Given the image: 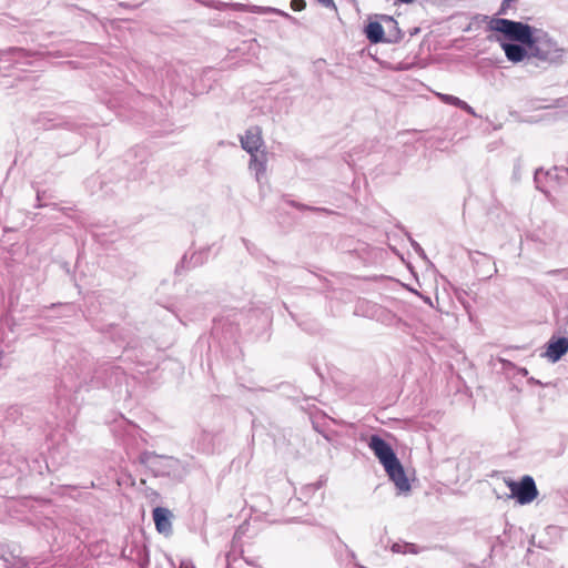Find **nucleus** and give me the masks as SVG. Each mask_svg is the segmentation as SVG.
Returning a JSON list of instances; mask_svg holds the SVG:
<instances>
[{
	"label": "nucleus",
	"instance_id": "f257e3e1",
	"mask_svg": "<svg viewBox=\"0 0 568 568\" xmlns=\"http://www.w3.org/2000/svg\"><path fill=\"white\" fill-rule=\"evenodd\" d=\"M527 47L529 58H535L547 65H558L564 62L566 49L542 30H535Z\"/></svg>",
	"mask_w": 568,
	"mask_h": 568
},
{
	"label": "nucleus",
	"instance_id": "f03ea898",
	"mask_svg": "<svg viewBox=\"0 0 568 568\" xmlns=\"http://www.w3.org/2000/svg\"><path fill=\"white\" fill-rule=\"evenodd\" d=\"M139 462L155 477L181 479L185 475V467L182 462L172 456L158 455L145 450L140 454Z\"/></svg>",
	"mask_w": 568,
	"mask_h": 568
},
{
	"label": "nucleus",
	"instance_id": "7ed1b4c3",
	"mask_svg": "<svg viewBox=\"0 0 568 568\" xmlns=\"http://www.w3.org/2000/svg\"><path fill=\"white\" fill-rule=\"evenodd\" d=\"M489 29L503 33L507 39L528 45L535 33L530 26L504 18H495L489 22Z\"/></svg>",
	"mask_w": 568,
	"mask_h": 568
},
{
	"label": "nucleus",
	"instance_id": "20e7f679",
	"mask_svg": "<svg viewBox=\"0 0 568 568\" xmlns=\"http://www.w3.org/2000/svg\"><path fill=\"white\" fill-rule=\"evenodd\" d=\"M507 486L510 489V497L515 498L520 505L531 503L538 495L535 480L526 475L519 481L509 480Z\"/></svg>",
	"mask_w": 568,
	"mask_h": 568
},
{
	"label": "nucleus",
	"instance_id": "39448f33",
	"mask_svg": "<svg viewBox=\"0 0 568 568\" xmlns=\"http://www.w3.org/2000/svg\"><path fill=\"white\" fill-rule=\"evenodd\" d=\"M367 445L383 466L397 458L392 446L378 435H372Z\"/></svg>",
	"mask_w": 568,
	"mask_h": 568
},
{
	"label": "nucleus",
	"instance_id": "423d86ee",
	"mask_svg": "<svg viewBox=\"0 0 568 568\" xmlns=\"http://www.w3.org/2000/svg\"><path fill=\"white\" fill-rule=\"evenodd\" d=\"M384 468L389 479L394 483L400 493L410 490L409 480L398 458L394 459L392 463L386 464Z\"/></svg>",
	"mask_w": 568,
	"mask_h": 568
},
{
	"label": "nucleus",
	"instance_id": "0eeeda50",
	"mask_svg": "<svg viewBox=\"0 0 568 568\" xmlns=\"http://www.w3.org/2000/svg\"><path fill=\"white\" fill-rule=\"evenodd\" d=\"M241 146L248 154L260 153L264 146L262 130L260 126L248 128L243 135L240 136Z\"/></svg>",
	"mask_w": 568,
	"mask_h": 568
},
{
	"label": "nucleus",
	"instance_id": "6e6552de",
	"mask_svg": "<svg viewBox=\"0 0 568 568\" xmlns=\"http://www.w3.org/2000/svg\"><path fill=\"white\" fill-rule=\"evenodd\" d=\"M568 352V337H551L544 354L551 363L558 362Z\"/></svg>",
	"mask_w": 568,
	"mask_h": 568
},
{
	"label": "nucleus",
	"instance_id": "1a4fd4ad",
	"mask_svg": "<svg viewBox=\"0 0 568 568\" xmlns=\"http://www.w3.org/2000/svg\"><path fill=\"white\" fill-rule=\"evenodd\" d=\"M234 10L236 11H248L253 13L258 14H267V13H275L278 16H282L283 18L287 19L292 23L296 24L297 19L291 16L290 13L282 11L280 9L273 8V7H262V6H254V4H244V3H234L232 4Z\"/></svg>",
	"mask_w": 568,
	"mask_h": 568
},
{
	"label": "nucleus",
	"instance_id": "9d476101",
	"mask_svg": "<svg viewBox=\"0 0 568 568\" xmlns=\"http://www.w3.org/2000/svg\"><path fill=\"white\" fill-rule=\"evenodd\" d=\"M501 48L507 57V59L511 62H520L526 58H529V49L528 47H524L521 43H501Z\"/></svg>",
	"mask_w": 568,
	"mask_h": 568
},
{
	"label": "nucleus",
	"instance_id": "9b49d317",
	"mask_svg": "<svg viewBox=\"0 0 568 568\" xmlns=\"http://www.w3.org/2000/svg\"><path fill=\"white\" fill-rule=\"evenodd\" d=\"M250 155H251V159H250V163H248V169L251 172H253L255 174L257 182H260L266 172V163H267L266 152H265V150H263L260 153H252Z\"/></svg>",
	"mask_w": 568,
	"mask_h": 568
},
{
	"label": "nucleus",
	"instance_id": "f8f14e48",
	"mask_svg": "<svg viewBox=\"0 0 568 568\" xmlns=\"http://www.w3.org/2000/svg\"><path fill=\"white\" fill-rule=\"evenodd\" d=\"M171 511L163 507H156L153 509V520L159 532H169L171 526Z\"/></svg>",
	"mask_w": 568,
	"mask_h": 568
},
{
	"label": "nucleus",
	"instance_id": "ddd939ff",
	"mask_svg": "<svg viewBox=\"0 0 568 568\" xmlns=\"http://www.w3.org/2000/svg\"><path fill=\"white\" fill-rule=\"evenodd\" d=\"M365 34L371 43L388 42L383 26L377 21L369 22L365 27Z\"/></svg>",
	"mask_w": 568,
	"mask_h": 568
},
{
	"label": "nucleus",
	"instance_id": "4468645a",
	"mask_svg": "<svg viewBox=\"0 0 568 568\" xmlns=\"http://www.w3.org/2000/svg\"><path fill=\"white\" fill-rule=\"evenodd\" d=\"M557 178L554 171L544 169H537L534 175V182L536 184V189L540 192L548 194L547 184L554 181Z\"/></svg>",
	"mask_w": 568,
	"mask_h": 568
},
{
	"label": "nucleus",
	"instance_id": "2eb2a0df",
	"mask_svg": "<svg viewBox=\"0 0 568 568\" xmlns=\"http://www.w3.org/2000/svg\"><path fill=\"white\" fill-rule=\"evenodd\" d=\"M381 19L396 29V34L392 36V38H388V43H396L402 40L403 33L398 27L397 21L393 17L386 14L381 16Z\"/></svg>",
	"mask_w": 568,
	"mask_h": 568
},
{
	"label": "nucleus",
	"instance_id": "dca6fc26",
	"mask_svg": "<svg viewBox=\"0 0 568 568\" xmlns=\"http://www.w3.org/2000/svg\"><path fill=\"white\" fill-rule=\"evenodd\" d=\"M438 97L440 98V100L444 103L450 104V105H454V106H457V108H459V105H460V103L463 101L459 98H457L455 95H450V94H438Z\"/></svg>",
	"mask_w": 568,
	"mask_h": 568
},
{
	"label": "nucleus",
	"instance_id": "f3484780",
	"mask_svg": "<svg viewBox=\"0 0 568 568\" xmlns=\"http://www.w3.org/2000/svg\"><path fill=\"white\" fill-rule=\"evenodd\" d=\"M354 559H355L354 552L351 549H348L347 546L343 545L341 554H339V560H344L347 564H351V562H353Z\"/></svg>",
	"mask_w": 568,
	"mask_h": 568
},
{
	"label": "nucleus",
	"instance_id": "a211bd4d",
	"mask_svg": "<svg viewBox=\"0 0 568 568\" xmlns=\"http://www.w3.org/2000/svg\"><path fill=\"white\" fill-rule=\"evenodd\" d=\"M379 312L381 316L378 317L382 321L390 322L394 318V315L387 312L386 310L382 307H377L376 313Z\"/></svg>",
	"mask_w": 568,
	"mask_h": 568
},
{
	"label": "nucleus",
	"instance_id": "6ab92c4d",
	"mask_svg": "<svg viewBox=\"0 0 568 568\" xmlns=\"http://www.w3.org/2000/svg\"><path fill=\"white\" fill-rule=\"evenodd\" d=\"M305 7L306 2L304 0H291V8L294 11H302Z\"/></svg>",
	"mask_w": 568,
	"mask_h": 568
},
{
	"label": "nucleus",
	"instance_id": "aec40b11",
	"mask_svg": "<svg viewBox=\"0 0 568 568\" xmlns=\"http://www.w3.org/2000/svg\"><path fill=\"white\" fill-rule=\"evenodd\" d=\"M322 487V483L310 484L303 488V494L314 493Z\"/></svg>",
	"mask_w": 568,
	"mask_h": 568
},
{
	"label": "nucleus",
	"instance_id": "412c9836",
	"mask_svg": "<svg viewBox=\"0 0 568 568\" xmlns=\"http://www.w3.org/2000/svg\"><path fill=\"white\" fill-rule=\"evenodd\" d=\"M459 109L464 110L465 112H467L468 114L473 115V116H477L475 110L473 106H470L467 102L465 101H462L460 105H459Z\"/></svg>",
	"mask_w": 568,
	"mask_h": 568
},
{
	"label": "nucleus",
	"instance_id": "4be33fe9",
	"mask_svg": "<svg viewBox=\"0 0 568 568\" xmlns=\"http://www.w3.org/2000/svg\"><path fill=\"white\" fill-rule=\"evenodd\" d=\"M405 547L407 546L404 545V542H395L392 546V551L397 554H406Z\"/></svg>",
	"mask_w": 568,
	"mask_h": 568
},
{
	"label": "nucleus",
	"instance_id": "5701e85b",
	"mask_svg": "<svg viewBox=\"0 0 568 568\" xmlns=\"http://www.w3.org/2000/svg\"><path fill=\"white\" fill-rule=\"evenodd\" d=\"M404 545L407 546V547H405L406 554H418L419 552L417 545L409 544V542H404Z\"/></svg>",
	"mask_w": 568,
	"mask_h": 568
},
{
	"label": "nucleus",
	"instance_id": "b1692460",
	"mask_svg": "<svg viewBox=\"0 0 568 568\" xmlns=\"http://www.w3.org/2000/svg\"><path fill=\"white\" fill-rule=\"evenodd\" d=\"M318 2L326 8H335V3L333 0H318Z\"/></svg>",
	"mask_w": 568,
	"mask_h": 568
},
{
	"label": "nucleus",
	"instance_id": "393cba45",
	"mask_svg": "<svg viewBox=\"0 0 568 568\" xmlns=\"http://www.w3.org/2000/svg\"><path fill=\"white\" fill-rule=\"evenodd\" d=\"M180 568H195L191 560H182Z\"/></svg>",
	"mask_w": 568,
	"mask_h": 568
},
{
	"label": "nucleus",
	"instance_id": "a878e982",
	"mask_svg": "<svg viewBox=\"0 0 568 568\" xmlns=\"http://www.w3.org/2000/svg\"><path fill=\"white\" fill-rule=\"evenodd\" d=\"M193 260H194V262H193V266H195V265H197V264H200V263H201L200 255L193 254V255L191 256V262H192Z\"/></svg>",
	"mask_w": 568,
	"mask_h": 568
},
{
	"label": "nucleus",
	"instance_id": "bb28decb",
	"mask_svg": "<svg viewBox=\"0 0 568 568\" xmlns=\"http://www.w3.org/2000/svg\"><path fill=\"white\" fill-rule=\"evenodd\" d=\"M396 34V29L392 27V30H389L388 38H392V36Z\"/></svg>",
	"mask_w": 568,
	"mask_h": 568
},
{
	"label": "nucleus",
	"instance_id": "cd10ccee",
	"mask_svg": "<svg viewBox=\"0 0 568 568\" xmlns=\"http://www.w3.org/2000/svg\"><path fill=\"white\" fill-rule=\"evenodd\" d=\"M413 245L416 247V250L422 251V248H420L419 244H417V243H413Z\"/></svg>",
	"mask_w": 568,
	"mask_h": 568
},
{
	"label": "nucleus",
	"instance_id": "c85d7f7f",
	"mask_svg": "<svg viewBox=\"0 0 568 568\" xmlns=\"http://www.w3.org/2000/svg\"><path fill=\"white\" fill-rule=\"evenodd\" d=\"M245 560H246V562H247L248 565H253V566H254V565H256V564H255V561H253V560H248V559H245Z\"/></svg>",
	"mask_w": 568,
	"mask_h": 568
},
{
	"label": "nucleus",
	"instance_id": "c756f323",
	"mask_svg": "<svg viewBox=\"0 0 568 568\" xmlns=\"http://www.w3.org/2000/svg\"><path fill=\"white\" fill-rule=\"evenodd\" d=\"M185 263H186V256H184V257L182 258V261H181L182 266H184V264H185Z\"/></svg>",
	"mask_w": 568,
	"mask_h": 568
},
{
	"label": "nucleus",
	"instance_id": "7c9ffc66",
	"mask_svg": "<svg viewBox=\"0 0 568 568\" xmlns=\"http://www.w3.org/2000/svg\"><path fill=\"white\" fill-rule=\"evenodd\" d=\"M21 568H26L24 566H22Z\"/></svg>",
	"mask_w": 568,
	"mask_h": 568
}]
</instances>
